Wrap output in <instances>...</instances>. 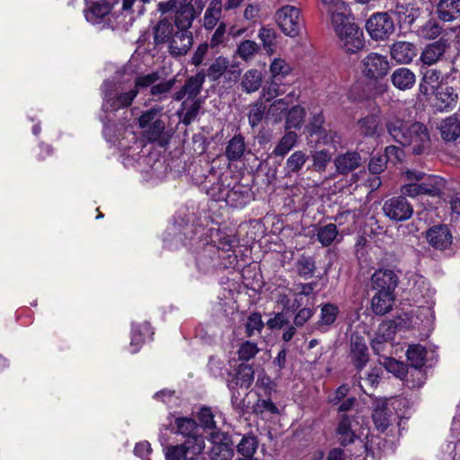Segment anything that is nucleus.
<instances>
[{"instance_id":"nucleus-41","label":"nucleus","mask_w":460,"mask_h":460,"mask_svg":"<svg viewBox=\"0 0 460 460\" xmlns=\"http://www.w3.org/2000/svg\"><path fill=\"white\" fill-rule=\"evenodd\" d=\"M297 135L294 131H288L279 141L275 146L272 155L275 156H284L296 145Z\"/></svg>"},{"instance_id":"nucleus-30","label":"nucleus","mask_w":460,"mask_h":460,"mask_svg":"<svg viewBox=\"0 0 460 460\" xmlns=\"http://www.w3.org/2000/svg\"><path fill=\"white\" fill-rule=\"evenodd\" d=\"M102 121L103 122V136L106 140L112 144L119 143V138L126 129L125 124L115 123L108 114L102 119Z\"/></svg>"},{"instance_id":"nucleus-60","label":"nucleus","mask_w":460,"mask_h":460,"mask_svg":"<svg viewBox=\"0 0 460 460\" xmlns=\"http://www.w3.org/2000/svg\"><path fill=\"white\" fill-rule=\"evenodd\" d=\"M387 162L388 160L385 153H376V155H373L368 164V170L370 173L379 174L384 172L386 168Z\"/></svg>"},{"instance_id":"nucleus-54","label":"nucleus","mask_w":460,"mask_h":460,"mask_svg":"<svg viewBox=\"0 0 460 460\" xmlns=\"http://www.w3.org/2000/svg\"><path fill=\"white\" fill-rule=\"evenodd\" d=\"M339 308L333 304H324L321 308V318L317 323L319 325H332L337 318Z\"/></svg>"},{"instance_id":"nucleus-32","label":"nucleus","mask_w":460,"mask_h":460,"mask_svg":"<svg viewBox=\"0 0 460 460\" xmlns=\"http://www.w3.org/2000/svg\"><path fill=\"white\" fill-rule=\"evenodd\" d=\"M259 445L258 438L252 433H247L242 436L240 441L234 448L238 454L242 455L245 458H251L256 452Z\"/></svg>"},{"instance_id":"nucleus-10","label":"nucleus","mask_w":460,"mask_h":460,"mask_svg":"<svg viewBox=\"0 0 460 460\" xmlns=\"http://www.w3.org/2000/svg\"><path fill=\"white\" fill-rule=\"evenodd\" d=\"M383 211L391 220L405 221L412 216L413 207L404 196H396L385 201Z\"/></svg>"},{"instance_id":"nucleus-34","label":"nucleus","mask_w":460,"mask_h":460,"mask_svg":"<svg viewBox=\"0 0 460 460\" xmlns=\"http://www.w3.org/2000/svg\"><path fill=\"white\" fill-rule=\"evenodd\" d=\"M228 67V58L224 56H219L216 58L213 63L205 70V75L211 82H218Z\"/></svg>"},{"instance_id":"nucleus-20","label":"nucleus","mask_w":460,"mask_h":460,"mask_svg":"<svg viewBox=\"0 0 460 460\" xmlns=\"http://www.w3.org/2000/svg\"><path fill=\"white\" fill-rule=\"evenodd\" d=\"M443 22H453L460 17V0H438L435 11Z\"/></svg>"},{"instance_id":"nucleus-50","label":"nucleus","mask_w":460,"mask_h":460,"mask_svg":"<svg viewBox=\"0 0 460 460\" xmlns=\"http://www.w3.org/2000/svg\"><path fill=\"white\" fill-rule=\"evenodd\" d=\"M264 115L266 116V106L261 100H258L251 105V109L248 114V119L250 126L253 128L259 125L263 119Z\"/></svg>"},{"instance_id":"nucleus-35","label":"nucleus","mask_w":460,"mask_h":460,"mask_svg":"<svg viewBox=\"0 0 460 460\" xmlns=\"http://www.w3.org/2000/svg\"><path fill=\"white\" fill-rule=\"evenodd\" d=\"M286 98L275 100L266 111V119L273 123H279L285 117L288 109V102Z\"/></svg>"},{"instance_id":"nucleus-9","label":"nucleus","mask_w":460,"mask_h":460,"mask_svg":"<svg viewBox=\"0 0 460 460\" xmlns=\"http://www.w3.org/2000/svg\"><path fill=\"white\" fill-rule=\"evenodd\" d=\"M300 11L298 8L291 5H285L278 10L276 13L277 22L287 36L294 38L297 36L301 30Z\"/></svg>"},{"instance_id":"nucleus-43","label":"nucleus","mask_w":460,"mask_h":460,"mask_svg":"<svg viewBox=\"0 0 460 460\" xmlns=\"http://www.w3.org/2000/svg\"><path fill=\"white\" fill-rule=\"evenodd\" d=\"M186 438L187 439L180 444L183 447L186 453L191 456H199L201 454L205 448L204 437L197 433Z\"/></svg>"},{"instance_id":"nucleus-1","label":"nucleus","mask_w":460,"mask_h":460,"mask_svg":"<svg viewBox=\"0 0 460 460\" xmlns=\"http://www.w3.org/2000/svg\"><path fill=\"white\" fill-rule=\"evenodd\" d=\"M193 0H168L160 2L157 10L162 13L174 12V25L177 29L169 43V52L173 57L187 54L193 44L192 26L196 14Z\"/></svg>"},{"instance_id":"nucleus-5","label":"nucleus","mask_w":460,"mask_h":460,"mask_svg":"<svg viewBox=\"0 0 460 460\" xmlns=\"http://www.w3.org/2000/svg\"><path fill=\"white\" fill-rule=\"evenodd\" d=\"M366 30L374 40H385L394 32V22L387 12L373 13L366 22Z\"/></svg>"},{"instance_id":"nucleus-7","label":"nucleus","mask_w":460,"mask_h":460,"mask_svg":"<svg viewBox=\"0 0 460 460\" xmlns=\"http://www.w3.org/2000/svg\"><path fill=\"white\" fill-rule=\"evenodd\" d=\"M402 146H411L414 155H421L429 152L431 139L427 126L419 121H413L411 132Z\"/></svg>"},{"instance_id":"nucleus-21","label":"nucleus","mask_w":460,"mask_h":460,"mask_svg":"<svg viewBox=\"0 0 460 460\" xmlns=\"http://www.w3.org/2000/svg\"><path fill=\"white\" fill-rule=\"evenodd\" d=\"M438 128L444 141H456L460 137V114L455 113L446 118L441 121Z\"/></svg>"},{"instance_id":"nucleus-58","label":"nucleus","mask_w":460,"mask_h":460,"mask_svg":"<svg viewBox=\"0 0 460 460\" xmlns=\"http://www.w3.org/2000/svg\"><path fill=\"white\" fill-rule=\"evenodd\" d=\"M313 167L317 172H323L332 159V155L328 150L315 151L313 155Z\"/></svg>"},{"instance_id":"nucleus-26","label":"nucleus","mask_w":460,"mask_h":460,"mask_svg":"<svg viewBox=\"0 0 460 460\" xmlns=\"http://www.w3.org/2000/svg\"><path fill=\"white\" fill-rule=\"evenodd\" d=\"M421 195L441 198L447 186V181L439 176L430 175L420 183Z\"/></svg>"},{"instance_id":"nucleus-44","label":"nucleus","mask_w":460,"mask_h":460,"mask_svg":"<svg viewBox=\"0 0 460 460\" xmlns=\"http://www.w3.org/2000/svg\"><path fill=\"white\" fill-rule=\"evenodd\" d=\"M296 268L300 277L304 279L311 278L316 270L315 261L311 256L302 254L296 262Z\"/></svg>"},{"instance_id":"nucleus-29","label":"nucleus","mask_w":460,"mask_h":460,"mask_svg":"<svg viewBox=\"0 0 460 460\" xmlns=\"http://www.w3.org/2000/svg\"><path fill=\"white\" fill-rule=\"evenodd\" d=\"M447 47L446 41L441 40L429 44L421 53V61L427 65L434 64L443 56Z\"/></svg>"},{"instance_id":"nucleus-25","label":"nucleus","mask_w":460,"mask_h":460,"mask_svg":"<svg viewBox=\"0 0 460 460\" xmlns=\"http://www.w3.org/2000/svg\"><path fill=\"white\" fill-rule=\"evenodd\" d=\"M174 27V21L172 22L168 17L159 20L154 27V43L155 45L170 43L175 32Z\"/></svg>"},{"instance_id":"nucleus-49","label":"nucleus","mask_w":460,"mask_h":460,"mask_svg":"<svg viewBox=\"0 0 460 460\" xmlns=\"http://www.w3.org/2000/svg\"><path fill=\"white\" fill-rule=\"evenodd\" d=\"M175 423L177 426V432L183 435L184 437H189L198 433L199 425L191 418H177L175 420Z\"/></svg>"},{"instance_id":"nucleus-23","label":"nucleus","mask_w":460,"mask_h":460,"mask_svg":"<svg viewBox=\"0 0 460 460\" xmlns=\"http://www.w3.org/2000/svg\"><path fill=\"white\" fill-rule=\"evenodd\" d=\"M391 82L396 89L407 91L415 85L416 75L407 67H399L392 73Z\"/></svg>"},{"instance_id":"nucleus-27","label":"nucleus","mask_w":460,"mask_h":460,"mask_svg":"<svg viewBox=\"0 0 460 460\" xmlns=\"http://www.w3.org/2000/svg\"><path fill=\"white\" fill-rule=\"evenodd\" d=\"M442 73L437 69H427L423 72V76L419 85V91L421 94L427 96L429 94V89L432 92L441 86Z\"/></svg>"},{"instance_id":"nucleus-11","label":"nucleus","mask_w":460,"mask_h":460,"mask_svg":"<svg viewBox=\"0 0 460 460\" xmlns=\"http://www.w3.org/2000/svg\"><path fill=\"white\" fill-rule=\"evenodd\" d=\"M362 73L368 78L378 80L384 78L389 69L390 65L387 58L377 53H370L362 60Z\"/></svg>"},{"instance_id":"nucleus-55","label":"nucleus","mask_w":460,"mask_h":460,"mask_svg":"<svg viewBox=\"0 0 460 460\" xmlns=\"http://www.w3.org/2000/svg\"><path fill=\"white\" fill-rule=\"evenodd\" d=\"M161 76L159 72H152L147 75H138L135 78V86L132 90L137 91V95L142 89H146L155 85L160 80Z\"/></svg>"},{"instance_id":"nucleus-19","label":"nucleus","mask_w":460,"mask_h":460,"mask_svg":"<svg viewBox=\"0 0 460 460\" xmlns=\"http://www.w3.org/2000/svg\"><path fill=\"white\" fill-rule=\"evenodd\" d=\"M434 106L439 111H448L456 106L458 95L452 86L441 85L436 91Z\"/></svg>"},{"instance_id":"nucleus-22","label":"nucleus","mask_w":460,"mask_h":460,"mask_svg":"<svg viewBox=\"0 0 460 460\" xmlns=\"http://www.w3.org/2000/svg\"><path fill=\"white\" fill-rule=\"evenodd\" d=\"M145 129L144 135L148 142H158L162 146L169 143L171 135L165 131V123L161 119L154 121Z\"/></svg>"},{"instance_id":"nucleus-62","label":"nucleus","mask_w":460,"mask_h":460,"mask_svg":"<svg viewBox=\"0 0 460 460\" xmlns=\"http://www.w3.org/2000/svg\"><path fill=\"white\" fill-rule=\"evenodd\" d=\"M259 38L262 41L266 52L271 55L274 51L272 47L274 46V40L276 38L275 31L272 29L262 27L260 30Z\"/></svg>"},{"instance_id":"nucleus-14","label":"nucleus","mask_w":460,"mask_h":460,"mask_svg":"<svg viewBox=\"0 0 460 460\" xmlns=\"http://www.w3.org/2000/svg\"><path fill=\"white\" fill-rule=\"evenodd\" d=\"M205 79L206 75L204 69L199 70L195 75L190 76L187 78L182 87L172 95L173 100L180 102L186 95L188 100H194L200 93Z\"/></svg>"},{"instance_id":"nucleus-59","label":"nucleus","mask_w":460,"mask_h":460,"mask_svg":"<svg viewBox=\"0 0 460 460\" xmlns=\"http://www.w3.org/2000/svg\"><path fill=\"white\" fill-rule=\"evenodd\" d=\"M259 352L257 344L249 341H244L239 348L237 354L240 361H249Z\"/></svg>"},{"instance_id":"nucleus-47","label":"nucleus","mask_w":460,"mask_h":460,"mask_svg":"<svg viewBox=\"0 0 460 460\" xmlns=\"http://www.w3.org/2000/svg\"><path fill=\"white\" fill-rule=\"evenodd\" d=\"M338 234V229L335 224L330 223L317 229V240L323 246H329L334 241Z\"/></svg>"},{"instance_id":"nucleus-13","label":"nucleus","mask_w":460,"mask_h":460,"mask_svg":"<svg viewBox=\"0 0 460 460\" xmlns=\"http://www.w3.org/2000/svg\"><path fill=\"white\" fill-rule=\"evenodd\" d=\"M398 282V276L394 270L388 269H380L371 277L372 288L376 290V293L394 295V289Z\"/></svg>"},{"instance_id":"nucleus-45","label":"nucleus","mask_w":460,"mask_h":460,"mask_svg":"<svg viewBox=\"0 0 460 460\" xmlns=\"http://www.w3.org/2000/svg\"><path fill=\"white\" fill-rule=\"evenodd\" d=\"M253 365L241 363L237 366L234 376L240 381V387L248 389L254 380Z\"/></svg>"},{"instance_id":"nucleus-42","label":"nucleus","mask_w":460,"mask_h":460,"mask_svg":"<svg viewBox=\"0 0 460 460\" xmlns=\"http://www.w3.org/2000/svg\"><path fill=\"white\" fill-rule=\"evenodd\" d=\"M358 125L361 135L365 137H374L377 135L379 118L376 114H370L361 118Z\"/></svg>"},{"instance_id":"nucleus-37","label":"nucleus","mask_w":460,"mask_h":460,"mask_svg":"<svg viewBox=\"0 0 460 460\" xmlns=\"http://www.w3.org/2000/svg\"><path fill=\"white\" fill-rule=\"evenodd\" d=\"M308 160V155L301 150L294 152L286 162L285 174L286 176L291 177L294 173H298V172L303 168L304 164Z\"/></svg>"},{"instance_id":"nucleus-3","label":"nucleus","mask_w":460,"mask_h":460,"mask_svg":"<svg viewBox=\"0 0 460 460\" xmlns=\"http://www.w3.org/2000/svg\"><path fill=\"white\" fill-rule=\"evenodd\" d=\"M215 200H225L233 208H243L252 199V189L248 185L234 184L231 189H226L223 184L217 182L208 190Z\"/></svg>"},{"instance_id":"nucleus-8","label":"nucleus","mask_w":460,"mask_h":460,"mask_svg":"<svg viewBox=\"0 0 460 460\" xmlns=\"http://www.w3.org/2000/svg\"><path fill=\"white\" fill-rule=\"evenodd\" d=\"M423 236L429 246L441 252L449 250L454 240L451 226L443 223L429 226L423 233Z\"/></svg>"},{"instance_id":"nucleus-17","label":"nucleus","mask_w":460,"mask_h":460,"mask_svg":"<svg viewBox=\"0 0 460 460\" xmlns=\"http://www.w3.org/2000/svg\"><path fill=\"white\" fill-rule=\"evenodd\" d=\"M325 10L330 16L332 28L339 27L353 20L349 5L341 0H337L327 5Z\"/></svg>"},{"instance_id":"nucleus-48","label":"nucleus","mask_w":460,"mask_h":460,"mask_svg":"<svg viewBox=\"0 0 460 460\" xmlns=\"http://www.w3.org/2000/svg\"><path fill=\"white\" fill-rule=\"evenodd\" d=\"M176 82V78L173 77L170 80L155 84V85L150 88V94L155 101H162L167 97V94L172 91Z\"/></svg>"},{"instance_id":"nucleus-63","label":"nucleus","mask_w":460,"mask_h":460,"mask_svg":"<svg viewBox=\"0 0 460 460\" xmlns=\"http://www.w3.org/2000/svg\"><path fill=\"white\" fill-rule=\"evenodd\" d=\"M270 70L274 77L278 75L285 76L290 73V66L281 58H275L270 64Z\"/></svg>"},{"instance_id":"nucleus-28","label":"nucleus","mask_w":460,"mask_h":460,"mask_svg":"<svg viewBox=\"0 0 460 460\" xmlns=\"http://www.w3.org/2000/svg\"><path fill=\"white\" fill-rule=\"evenodd\" d=\"M394 295L376 293L371 299V310L376 315H385L393 309Z\"/></svg>"},{"instance_id":"nucleus-61","label":"nucleus","mask_w":460,"mask_h":460,"mask_svg":"<svg viewBox=\"0 0 460 460\" xmlns=\"http://www.w3.org/2000/svg\"><path fill=\"white\" fill-rule=\"evenodd\" d=\"M323 116L321 112L314 114L310 123L306 126V129L307 132L309 133V136L313 137L315 135L321 137L323 135H325L326 131L323 128Z\"/></svg>"},{"instance_id":"nucleus-39","label":"nucleus","mask_w":460,"mask_h":460,"mask_svg":"<svg viewBox=\"0 0 460 460\" xmlns=\"http://www.w3.org/2000/svg\"><path fill=\"white\" fill-rule=\"evenodd\" d=\"M245 150L244 137L239 134L234 136L226 148V155L230 161L239 160Z\"/></svg>"},{"instance_id":"nucleus-52","label":"nucleus","mask_w":460,"mask_h":460,"mask_svg":"<svg viewBox=\"0 0 460 460\" xmlns=\"http://www.w3.org/2000/svg\"><path fill=\"white\" fill-rule=\"evenodd\" d=\"M163 111V107L155 105L151 109L142 112L138 118V126L140 128L145 129L154 121L160 119V116Z\"/></svg>"},{"instance_id":"nucleus-15","label":"nucleus","mask_w":460,"mask_h":460,"mask_svg":"<svg viewBox=\"0 0 460 460\" xmlns=\"http://www.w3.org/2000/svg\"><path fill=\"white\" fill-rule=\"evenodd\" d=\"M411 126H413V121L406 120L395 115L388 117L385 121L387 133L394 141L402 146L405 143Z\"/></svg>"},{"instance_id":"nucleus-12","label":"nucleus","mask_w":460,"mask_h":460,"mask_svg":"<svg viewBox=\"0 0 460 460\" xmlns=\"http://www.w3.org/2000/svg\"><path fill=\"white\" fill-rule=\"evenodd\" d=\"M349 357L355 368L359 372L369 361L368 347L365 338L358 332H353L350 336Z\"/></svg>"},{"instance_id":"nucleus-53","label":"nucleus","mask_w":460,"mask_h":460,"mask_svg":"<svg viewBox=\"0 0 460 460\" xmlns=\"http://www.w3.org/2000/svg\"><path fill=\"white\" fill-rule=\"evenodd\" d=\"M269 412L273 415L279 414V411L276 404L271 401L270 396L267 399H258L252 406V413L262 416L263 413Z\"/></svg>"},{"instance_id":"nucleus-24","label":"nucleus","mask_w":460,"mask_h":460,"mask_svg":"<svg viewBox=\"0 0 460 460\" xmlns=\"http://www.w3.org/2000/svg\"><path fill=\"white\" fill-rule=\"evenodd\" d=\"M392 411L385 401H377L375 403L372 420L375 427L381 432H385L391 425L390 417Z\"/></svg>"},{"instance_id":"nucleus-6","label":"nucleus","mask_w":460,"mask_h":460,"mask_svg":"<svg viewBox=\"0 0 460 460\" xmlns=\"http://www.w3.org/2000/svg\"><path fill=\"white\" fill-rule=\"evenodd\" d=\"M234 437L239 438L241 434L234 435L228 432L213 431L210 434L212 447L210 449V458L212 460H231L234 454Z\"/></svg>"},{"instance_id":"nucleus-18","label":"nucleus","mask_w":460,"mask_h":460,"mask_svg":"<svg viewBox=\"0 0 460 460\" xmlns=\"http://www.w3.org/2000/svg\"><path fill=\"white\" fill-rule=\"evenodd\" d=\"M363 162H366V158H362L358 152L348 151L339 155L334 160V164L340 174H348L361 166Z\"/></svg>"},{"instance_id":"nucleus-64","label":"nucleus","mask_w":460,"mask_h":460,"mask_svg":"<svg viewBox=\"0 0 460 460\" xmlns=\"http://www.w3.org/2000/svg\"><path fill=\"white\" fill-rule=\"evenodd\" d=\"M188 454L183 449V447L179 445L169 446L165 452L166 460H185Z\"/></svg>"},{"instance_id":"nucleus-2","label":"nucleus","mask_w":460,"mask_h":460,"mask_svg":"<svg viewBox=\"0 0 460 460\" xmlns=\"http://www.w3.org/2000/svg\"><path fill=\"white\" fill-rule=\"evenodd\" d=\"M101 90L102 94V110L106 114L131 106L137 97L136 90H129L126 93L119 92L118 84L110 80L103 82Z\"/></svg>"},{"instance_id":"nucleus-33","label":"nucleus","mask_w":460,"mask_h":460,"mask_svg":"<svg viewBox=\"0 0 460 460\" xmlns=\"http://www.w3.org/2000/svg\"><path fill=\"white\" fill-rule=\"evenodd\" d=\"M262 83L261 72L258 69H250L243 76L241 86L243 92L247 93L258 91Z\"/></svg>"},{"instance_id":"nucleus-36","label":"nucleus","mask_w":460,"mask_h":460,"mask_svg":"<svg viewBox=\"0 0 460 460\" xmlns=\"http://www.w3.org/2000/svg\"><path fill=\"white\" fill-rule=\"evenodd\" d=\"M306 115V111L305 108H303L300 105H295L291 109H288L287 114H286V125L285 128L287 130L295 128L299 129L301 128L305 118Z\"/></svg>"},{"instance_id":"nucleus-51","label":"nucleus","mask_w":460,"mask_h":460,"mask_svg":"<svg viewBox=\"0 0 460 460\" xmlns=\"http://www.w3.org/2000/svg\"><path fill=\"white\" fill-rule=\"evenodd\" d=\"M192 103L188 108L186 112H183L182 110L177 112L178 116L181 119V121L185 125H190L198 116L199 110L201 109V104L203 101L200 98H195L191 100Z\"/></svg>"},{"instance_id":"nucleus-38","label":"nucleus","mask_w":460,"mask_h":460,"mask_svg":"<svg viewBox=\"0 0 460 460\" xmlns=\"http://www.w3.org/2000/svg\"><path fill=\"white\" fill-rule=\"evenodd\" d=\"M222 12V1L212 0L204 15V27L206 30H212L220 19Z\"/></svg>"},{"instance_id":"nucleus-31","label":"nucleus","mask_w":460,"mask_h":460,"mask_svg":"<svg viewBox=\"0 0 460 460\" xmlns=\"http://www.w3.org/2000/svg\"><path fill=\"white\" fill-rule=\"evenodd\" d=\"M427 353L426 348L420 344L410 345L406 351L410 367L418 370L421 369L425 366Z\"/></svg>"},{"instance_id":"nucleus-40","label":"nucleus","mask_w":460,"mask_h":460,"mask_svg":"<svg viewBox=\"0 0 460 460\" xmlns=\"http://www.w3.org/2000/svg\"><path fill=\"white\" fill-rule=\"evenodd\" d=\"M112 7L113 5L109 0L95 2L90 7L89 12L86 13V19L89 22H97L98 19H102L105 15L109 14L111 12Z\"/></svg>"},{"instance_id":"nucleus-56","label":"nucleus","mask_w":460,"mask_h":460,"mask_svg":"<svg viewBox=\"0 0 460 460\" xmlns=\"http://www.w3.org/2000/svg\"><path fill=\"white\" fill-rule=\"evenodd\" d=\"M259 49L260 46L255 41L245 40L238 45L235 54L247 61L251 59Z\"/></svg>"},{"instance_id":"nucleus-4","label":"nucleus","mask_w":460,"mask_h":460,"mask_svg":"<svg viewBox=\"0 0 460 460\" xmlns=\"http://www.w3.org/2000/svg\"><path fill=\"white\" fill-rule=\"evenodd\" d=\"M341 49L349 54L357 53L365 46L363 31L352 21L333 28Z\"/></svg>"},{"instance_id":"nucleus-57","label":"nucleus","mask_w":460,"mask_h":460,"mask_svg":"<svg viewBox=\"0 0 460 460\" xmlns=\"http://www.w3.org/2000/svg\"><path fill=\"white\" fill-rule=\"evenodd\" d=\"M264 327V323L261 320V314L254 312L248 316L245 323V332L247 337H252L255 331L261 332Z\"/></svg>"},{"instance_id":"nucleus-46","label":"nucleus","mask_w":460,"mask_h":460,"mask_svg":"<svg viewBox=\"0 0 460 460\" xmlns=\"http://www.w3.org/2000/svg\"><path fill=\"white\" fill-rule=\"evenodd\" d=\"M383 367L400 379H403L408 373V365L394 358H385Z\"/></svg>"},{"instance_id":"nucleus-16","label":"nucleus","mask_w":460,"mask_h":460,"mask_svg":"<svg viewBox=\"0 0 460 460\" xmlns=\"http://www.w3.org/2000/svg\"><path fill=\"white\" fill-rule=\"evenodd\" d=\"M390 55L397 64H410L418 55L417 47L408 41H395L390 47Z\"/></svg>"}]
</instances>
